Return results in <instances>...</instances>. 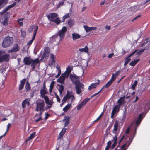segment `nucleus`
Instances as JSON below:
<instances>
[{
	"mask_svg": "<svg viewBox=\"0 0 150 150\" xmlns=\"http://www.w3.org/2000/svg\"><path fill=\"white\" fill-rule=\"evenodd\" d=\"M48 56V54L44 52L41 57V59H47V57Z\"/></svg>",
	"mask_w": 150,
	"mask_h": 150,
	"instance_id": "33",
	"label": "nucleus"
},
{
	"mask_svg": "<svg viewBox=\"0 0 150 150\" xmlns=\"http://www.w3.org/2000/svg\"><path fill=\"white\" fill-rule=\"evenodd\" d=\"M66 129H67L63 128L62 130L57 137V139H60L62 137L66 131Z\"/></svg>",
	"mask_w": 150,
	"mask_h": 150,
	"instance_id": "16",
	"label": "nucleus"
},
{
	"mask_svg": "<svg viewBox=\"0 0 150 150\" xmlns=\"http://www.w3.org/2000/svg\"><path fill=\"white\" fill-rule=\"evenodd\" d=\"M5 6L2 3L1 1H0V9L2 8Z\"/></svg>",
	"mask_w": 150,
	"mask_h": 150,
	"instance_id": "61",
	"label": "nucleus"
},
{
	"mask_svg": "<svg viewBox=\"0 0 150 150\" xmlns=\"http://www.w3.org/2000/svg\"><path fill=\"white\" fill-rule=\"evenodd\" d=\"M25 82V79H23L21 81L20 84L19 85L18 88L19 90H21L23 89V87L24 86Z\"/></svg>",
	"mask_w": 150,
	"mask_h": 150,
	"instance_id": "15",
	"label": "nucleus"
},
{
	"mask_svg": "<svg viewBox=\"0 0 150 150\" xmlns=\"http://www.w3.org/2000/svg\"><path fill=\"white\" fill-rule=\"evenodd\" d=\"M67 30V27L66 26H63L60 31L57 34L59 36L60 40L64 38Z\"/></svg>",
	"mask_w": 150,
	"mask_h": 150,
	"instance_id": "7",
	"label": "nucleus"
},
{
	"mask_svg": "<svg viewBox=\"0 0 150 150\" xmlns=\"http://www.w3.org/2000/svg\"><path fill=\"white\" fill-rule=\"evenodd\" d=\"M79 51L80 52H84L86 53H88L89 49L87 46H86L84 48H79Z\"/></svg>",
	"mask_w": 150,
	"mask_h": 150,
	"instance_id": "22",
	"label": "nucleus"
},
{
	"mask_svg": "<svg viewBox=\"0 0 150 150\" xmlns=\"http://www.w3.org/2000/svg\"><path fill=\"white\" fill-rule=\"evenodd\" d=\"M55 95L56 96V98H57V101L58 102L60 103V99L58 95L56 93H55Z\"/></svg>",
	"mask_w": 150,
	"mask_h": 150,
	"instance_id": "50",
	"label": "nucleus"
},
{
	"mask_svg": "<svg viewBox=\"0 0 150 150\" xmlns=\"http://www.w3.org/2000/svg\"><path fill=\"white\" fill-rule=\"evenodd\" d=\"M137 81L136 80L134 81V83L131 87V88L133 90H134L137 85Z\"/></svg>",
	"mask_w": 150,
	"mask_h": 150,
	"instance_id": "37",
	"label": "nucleus"
},
{
	"mask_svg": "<svg viewBox=\"0 0 150 150\" xmlns=\"http://www.w3.org/2000/svg\"><path fill=\"white\" fill-rule=\"evenodd\" d=\"M46 116L45 118V119H47L50 116V114L47 113H45V114Z\"/></svg>",
	"mask_w": 150,
	"mask_h": 150,
	"instance_id": "63",
	"label": "nucleus"
},
{
	"mask_svg": "<svg viewBox=\"0 0 150 150\" xmlns=\"http://www.w3.org/2000/svg\"><path fill=\"white\" fill-rule=\"evenodd\" d=\"M112 83V82H111V81L109 80L106 84L103 86L102 88L103 89L104 88H108L111 85Z\"/></svg>",
	"mask_w": 150,
	"mask_h": 150,
	"instance_id": "31",
	"label": "nucleus"
},
{
	"mask_svg": "<svg viewBox=\"0 0 150 150\" xmlns=\"http://www.w3.org/2000/svg\"><path fill=\"white\" fill-rule=\"evenodd\" d=\"M113 140L114 141V142L117 143V136L116 135L113 137Z\"/></svg>",
	"mask_w": 150,
	"mask_h": 150,
	"instance_id": "56",
	"label": "nucleus"
},
{
	"mask_svg": "<svg viewBox=\"0 0 150 150\" xmlns=\"http://www.w3.org/2000/svg\"><path fill=\"white\" fill-rule=\"evenodd\" d=\"M90 31L91 30H95L97 29L96 27H90Z\"/></svg>",
	"mask_w": 150,
	"mask_h": 150,
	"instance_id": "58",
	"label": "nucleus"
},
{
	"mask_svg": "<svg viewBox=\"0 0 150 150\" xmlns=\"http://www.w3.org/2000/svg\"><path fill=\"white\" fill-rule=\"evenodd\" d=\"M125 96L123 97H121L118 100L117 102V103H118V105L120 106L121 105L125 103V101L124 99Z\"/></svg>",
	"mask_w": 150,
	"mask_h": 150,
	"instance_id": "14",
	"label": "nucleus"
},
{
	"mask_svg": "<svg viewBox=\"0 0 150 150\" xmlns=\"http://www.w3.org/2000/svg\"><path fill=\"white\" fill-rule=\"evenodd\" d=\"M23 61L24 64L25 65L29 66L31 64V66L33 70L34 69L36 65L39 63V60L38 58H36L35 59L33 60L31 59L30 57H26L24 58Z\"/></svg>",
	"mask_w": 150,
	"mask_h": 150,
	"instance_id": "3",
	"label": "nucleus"
},
{
	"mask_svg": "<svg viewBox=\"0 0 150 150\" xmlns=\"http://www.w3.org/2000/svg\"><path fill=\"white\" fill-rule=\"evenodd\" d=\"M83 27L85 31L86 32L88 33L90 31V27H89L87 26L86 25H84Z\"/></svg>",
	"mask_w": 150,
	"mask_h": 150,
	"instance_id": "47",
	"label": "nucleus"
},
{
	"mask_svg": "<svg viewBox=\"0 0 150 150\" xmlns=\"http://www.w3.org/2000/svg\"><path fill=\"white\" fill-rule=\"evenodd\" d=\"M72 68H71L70 66H68L66 70L67 73L69 74V73H71V71Z\"/></svg>",
	"mask_w": 150,
	"mask_h": 150,
	"instance_id": "43",
	"label": "nucleus"
},
{
	"mask_svg": "<svg viewBox=\"0 0 150 150\" xmlns=\"http://www.w3.org/2000/svg\"><path fill=\"white\" fill-rule=\"evenodd\" d=\"M9 17L7 16L6 14L4 15L1 18L0 21L1 23L3 25L7 26L8 25V21Z\"/></svg>",
	"mask_w": 150,
	"mask_h": 150,
	"instance_id": "6",
	"label": "nucleus"
},
{
	"mask_svg": "<svg viewBox=\"0 0 150 150\" xmlns=\"http://www.w3.org/2000/svg\"><path fill=\"white\" fill-rule=\"evenodd\" d=\"M100 83L99 81L98 80V81L95 83H93L91 84L88 87V89L90 90L92 89L95 88Z\"/></svg>",
	"mask_w": 150,
	"mask_h": 150,
	"instance_id": "20",
	"label": "nucleus"
},
{
	"mask_svg": "<svg viewBox=\"0 0 150 150\" xmlns=\"http://www.w3.org/2000/svg\"><path fill=\"white\" fill-rule=\"evenodd\" d=\"M42 120V117H39V118L35 120V121L36 123H38V122L40 121H41Z\"/></svg>",
	"mask_w": 150,
	"mask_h": 150,
	"instance_id": "54",
	"label": "nucleus"
},
{
	"mask_svg": "<svg viewBox=\"0 0 150 150\" xmlns=\"http://www.w3.org/2000/svg\"><path fill=\"white\" fill-rule=\"evenodd\" d=\"M58 15L55 13H51L47 16L50 22H52L55 23L57 25H58L61 22H64L66 19L70 17V14L67 13L65 14L62 18V21H61L59 19V17H58Z\"/></svg>",
	"mask_w": 150,
	"mask_h": 150,
	"instance_id": "1",
	"label": "nucleus"
},
{
	"mask_svg": "<svg viewBox=\"0 0 150 150\" xmlns=\"http://www.w3.org/2000/svg\"><path fill=\"white\" fill-rule=\"evenodd\" d=\"M72 39L73 40L78 39L80 38V35L79 34L74 33L72 34Z\"/></svg>",
	"mask_w": 150,
	"mask_h": 150,
	"instance_id": "25",
	"label": "nucleus"
},
{
	"mask_svg": "<svg viewBox=\"0 0 150 150\" xmlns=\"http://www.w3.org/2000/svg\"><path fill=\"white\" fill-rule=\"evenodd\" d=\"M20 48L18 45L17 43L13 44V47L8 51V53H13V52H17L19 51Z\"/></svg>",
	"mask_w": 150,
	"mask_h": 150,
	"instance_id": "8",
	"label": "nucleus"
},
{
	"mask_svg": "<svg viewBox=\"0 0 150 150\" xmlns=\"http://www.w3.org/2000/svg\"><path fill=\"white\" fill-rule=\"evenodd\" d=\"M57 68L58 70V74L55 77L56 78H57L61 74V71L60 67H57Z\"/></svg>",
	"mask_w": 150,
	"mask_h": 150,
	"instance_id": "42",
	"label": "nucleus"
},
{
	"mask_svg": "<svg viewBox=\"0 0 150 150\" xmlns=\"http://www.w3.org/2000/svg\"><path fill=\"white\" fill-rule=\"evenodd\" d=\"M116 79V77L114 75V73H113L112 74V77L110 80L113 83L115 80Z\"/></svg>",
	"mask_w": 150,
	"mask_h": 150,
	"instance_id": "38",
	"label": "nucleus"
},
{
	"mask_svg": "<svg viewBox=\"0 0 150 150\" xmlns=\"http://www.w3.org/2000/svg\"><path fill=\"white\" fill-rule=\"evenodd\" d=\"M74 21L73 20L70 19L69 20L68 22V24L70 27H71L74 25Z\"/></svg>",
	"mask_w": 150,
	"mask_h": 150,
	"instance_id": "36",
	"label": "nucleus"
},
{
	"mask_svg": "<svg viewBox=\"0 0 150 150\" xmlns=\"http://www.w3.org/2000/svg\"><path fill=\"white\" fill-rule=\"evenodd\" d=\"M36 107L35 110L37 111H44V107L45 105V102L43 100L38 102L36 103Z\"/></svg>",
	"mask_w": 150,
	"mask_h": 150,
	"instance_id": "5",
	"label": "nucleus"
},
{
	"mask_svg": "<svg viewBox=\"0 0 150 150\" xmlns=\"http://www.w3.org/2000/svg\"><path fill=\"white\" fill-rule=\"evenodd\" d=\"M114 55V53H111L109 54V55L108 56V57L109 58H111L113 55Z\"/></svg>",
	"mask_w": 150,
	"mask_h": 150,
	"instance_id": "59",
	"label": "nucleus"
},
{
	"mask_svg": "<svg viewBox=\"0 0 150 150\" xmlns=\"http://www.w3.org/2000/svg\"><path fill=\"white\" fill-rule=\"evenodd\" d=\"M103 116V113H102L100 116L94 121V122H96L98 120L100 119V118L102 117Z\"/></svg>",
	"mask_w": 150,
	"mask_h": 150,
	"instance_id": "52",
	"label": "nucleus"
},
{
	"mask_svg": "<svg viewBox=\"0 0 150 150\" xmlns=\"http://www.w3.org/2000/svg\"><path fill=\"white\" fill-rule=\"evenodd\" d=\"M21 35L23 37H25L26 36V32L23 30H21Z\"/></svg>",
	"mask_w": 150,
	"mask_h": 150,
	"instance_id": "49",
	"label": "nucleus"
},
{
	"mask_svg": "<svg viewBox=\"0 0 150 150\" xmlns=\"http://www.w3.org/2000/svg\"><path fill=\"white\" fill-rule=\"evenodd\" d=\"M44 99L46 104L50 105H52L53 102L51 101L49 99V98L47 96H45Z\"/></svg>",
	"mask_w": 150,
	"mask_h": 150,
	"instance_id": "18",
	"label": "nucleus"
},
{
	"mask_svg": "<svg viewBox=\"0 0 150 150\" xmlns=\"http://www.w3.org/2000/svg\"><path fill=\"white\" fill-rule=\"evenodd\" d=\"M35 38V37L32 36L31 40L30 41L28 42L27 43V45L29 46H30L31 45L33 42Z\"/></svg>",
	"mask_w": 150,
	"mask_h": 150,
	"instance_id": "40",
	"label": "nucleus"
},
{
	"mask_svg": "<svg viewBox=\"0 0 150 150\" xmlns=\"http://www.w3.org/2000/svg\"><path fill=\"white\" fill-rule=\"evenodd\" d=\"M139 60V59H137L136 60L134 59V61H132L130 62L129 65L132 66H135Z\"/></svg>",
	"mask_w": 150,
	"mask_h": 150,
	"instance_id": "26",
	"label": "nucleus"
},
{
	"mask_svg": "<svg viewBox=\"0 0 150 150\" xmlns=\"http://www.w3.org/2000/svg\"><path fill=\"white\" fill-rule=\"evenodd\" d=\"M68 100H69L65 96H64L62 99V102H63L65 103V102Z\"/></svg>",
	"mask_w": 150,
	"mask_h": 150,
	"instance_id": "55",
	"label": "nucleus"
},
{
	"mask_svg": "<svg viewBox=\"0 0 150 150\" xmlns=\"http://www.w3.org/2000/svg\"><path fill=\"white\" fill-rule=\"evenodd\" d=\"M50 49L48 47H45L44 48V52L45 53H46L49 54L50 52Z\"/></svg>",
	"mask_w": 150,
	"mask_h": 150,
	"instance_id": "45",
	"label": "nucleus"
},
{
	"mask_svg": "<svg viewBox=\"0 0 150 150\" xmlns=\"http://www.w3.org/2000/svg\"><path fill=\"white\" fill-rule=\"evenodd\" d=\"M11 123H9L8 124V125H7V130H7V131H8L9 130L10 127L11 126Z\"/></svg>",
	"mask_w": 150,
	"mask_h": 150,
	"instance_id": "62",
	"label": "nucleus"
},
{
	"mask_svg": "<svg viewBox=\"0 0 150 150\" xmlns=\"http://www.w3.org/2000/svg\"><path fill=\"white\" fill-rule=\"evenodd\" d=\"M3 61L8 62L9 61L10 57L8 54H6L2 55Z\"/></svg>",
	"mask_w": 150,
	"mask_h": 150,
	"instance_id": "19",
	"label": "nucleus"
},
{
	"mask_svg": "<svg viewBox=\"0 0 150 150\" xmlns=\"http://www.w3.org/2000/svg\"><path fill=\"white\" fill-rule=\"evenodd\" d=\"M65 121L64 124V127H66L68 126V125L69 123L70 117L69 116H66L65 117Z\"/></svg>",
	"mask_w": 150,
	"mask_h": 150,
	"instance_id": "23",
	"label": "nucleus"
},
{
	"mask_svg": "<svg viewBox=\"0 0 150 150\" xmlns=\"http://www.w3.org/2000/svg\"><path fill=\"white\" fill-rule=\"evenodd\" d=\"M141 17V15H138L136 17L134 18H133V19L132 20V21H134L135 20H136V19H137L138 18H140Z\"/></svg>",
	"mask_w": 150,
	"mask_h": 150,
	"instance_id": "51",
	"label": "nucleus"
},
{
	"mask_svg": "<svg viewBox=\"0 0 150 150\" xmlns=\"http://www.w3.org/2000/svg\"><path fill=\"white\" fill-rule=\"evenodd\" d=\"M137 51V50H135L134 51H133L132 53L129 55L127 57V58H130L132 55H134Z\"/></svg>",
	"mask_w": 150,
	"mask_h": 150,
	"instance_id": "48",
	"label": "nucleus"
},
{
	"mask_svg": "<svg viewBox=\"0 0 150 150\" xmlns=\"http://www.w3.org/2000/svg\"><path fill=\"white\" fill-rule=\"evenodd\" d=\"M146 39V42H144L142 44H141V46L142 47V46H145V45L148 42V41L147 40V39Z\"/></svg>",
	"mask_w": 150,
	"mask_h": 150,
	"instance_id": "60",
	"label": "nucleus"
},
{
	"mask_svg": "<svg viewBox=\"0 0 150 150\" xmlns=\"http://www.w3.org/2000/svg\"><path fill=\"white\" fill-rule=\"evenodd\" d=\"M120 73V72L119 71H117L116 72L115 74H114V75H115V76L116 77L117 76H118V74H119Z\"/></svg>",
	"mask_w": 150,
	"mask_h": 150,
	"instance_id": "64",
	"label": "nucleus"
},
{
	"mask_svg": "<svg viewBox=\"0 0 150 150\" xmlns=\"http://www.w3.org/2000/svg\"><path fill=\"white\" fill-rule=\"evenodd\" d=\"M8 1V0H0V1L3 4L4 6L6 5Z\"/></svg>",
	"mask_w": 150,
	"mask_h": 150,
	"instance_id": "46",
	"label": "nucleus"
},
{
	"mask_svg": "<svg viewBox=\"0 0 150 150\" xmlns=\"http://www.w3.org/2000/svg\"><path fill=\"white\" fill-rule=\"evenodd\" d=\"M53 82H54L53 81L51 83V85H50V88L49 89V91L50 92H51L52 91V89L53 88V85H52V83H53Z\"/></svg>",
	"mask_w": 150,
	"mask_h": 150,
	"instance_id": "53",
	"label": "nucleus"
},
{
	"mask_svg": "<svg viewBox=\"0 0 150 150\" xmlns=\"http://www.w3.org/2000/svg\"><path fill=\"white\" fill-rule=\"evenodd\" d=\"M38 28V26H35V28L34 29L33 31V37H35Z\"/></svg>",
	"mask_w": 150,
	"mask_h": 150,
	"instance_id": "39",
	"label": "nucleus"
},
{
	"mask_svg": "<svg viewBox=\"0 0 150 150\" xmlns=\"http://www.w3.org/2000/svg\"><path fill=\"white\" fill-rule=\"evenodd\" d=\"M56 57L53 54H51L50 58V63L51 64L53 65L55 63V58Z\"/></svg>",
	"mask_w": 150,
	"mask_h": 150,
	"instance_id": "17",
	"label": "nucleus"
},
{
	"mask_svg": "<svg viewBox=\"0 0 150 150\" xmlns=\"http://www.w3.org/2000/svg\"><path fill=\"white\" fill-rule=\"evenodd\" d=\"M16 4V2H14L11 5L7 6L6 7L4 8L2 11L1 12V13L3 14L6 11H7L8 10L11 8H12L14 7Z\"/></svg>",
	"mask_w": 150,
	"mask_h": 150,
	"instance_id": "10",
	"label": "nucleus"
},
{
	"mask_svg": "<svg viewBox=\"0 0 150 150\" xmlns=\"http://www.w3.org/2000/svg\"><path fill=\"white\" fill-rule=\"evenodd\" d=\"M111 141H109L107 143V146H106L105 150H109V148L111 146Z\"/></svg>",
	"mask_w": 150,
	"mask_h": 150,
	"instance_id": "35",
	"label": "nucleus"
},
{
	"mask_svg": "<svg viewBox=\"0 0 150 150\" xmlns=\"http://www.w3.org/2000/svg\"><path fill=\"white\" fill-rule=\"evenodd\" d=\"M79 76L74 74L72 75L70 74L69 76V78L73 83L75 85V88L76 90V93L79 94L81 92V86L82 84L80 82V81L78 79Z\"/></svg>",
	"mask_w": 150,
	"mask_h": 150,
	"instance_id": "2",
	"label": "nucleus"
},
{
	"mask_svg": "<svg viewBox=\"0 0 150 150\" xmlns=\"http://www.w3.org/2000/svg\"><path fill=\"white\" fill-rule=\"evenodd\" d=\"M118 127V123L117 121H116V122H115L114 125V129L113 130V132H114V131H115V132L117 131V130Z\"/></svg>",
	"mask_w": 150,
	"mask_h": 150,
	"instance_id": "34",
	"label": "nucleus"
},
{
	"mask_svg": "<svg viewBox=\"0 0 150 150\" xmlns=\"http://www.w3.org/2000/svg\"><path fill=\"white\" fill-rule=\"evenodd\" d=\"M143 115V113L140 114L137 119L136 120L135 122V124L137 125V127L135 128V133H136V129L138 127V126L140 125V124L142 120V116Z\"/></svg>",
	"mask_w": 150,
	"mask_h": 150,
	"instance_id": "9",
	"label": "nucleus"
},
{
	"mask_svg": "<svg viewBox=\"0 0 150 150\" xmlns=\"http://www.w3.org/2000/svg\"><path fill=\"white\" fill-rule=\"evenodd\" d=\"M72 95L71 92L67 91L66 94L65 96L69 100L71 98Z\"/></svg>",
	"mask_w": 150,
	"mask_h": 150,
	"instance_id": "28",
	"label": "nucleus"
},
{
	"mask_svg": "<svg viewBox=\"0 0 150 150\" xmlns=\"http://www.w3.org/2000/svg\"><path fill=\"white\" fill-rule=\"evenodd\" d=\"M125 61L124 65L125 66H126L130 62V61L131 60V59L130 58H128L127 57L125 58Z\"/></svg>",
	"mask_w": 150,
	"mask_h": 150,
	"instance_id": "41",
	"label": "nucleus"
},
{
	"mask_svg": "<svg viewBox=\"0 0 150 150\" xmlns=\"http://www.w3.org/2000/svg\"><path fill=\"white\" fill-rule=\"evenodd\" d=\"M40 93L41 96L42 98H44L45 97V95L48 93L47 91L45 89H42L40 91Z\"/></svg>",
	"mask_w": 150,
	"mask_h": 150,
	"instance_id": "21",
	"label": "nucleus"
},
{
	"mask_svg": "<svg viewBox=\"0 0 150 150\" xmlns=\"http://www.w3.org/2000/svg\"><path fill=\"white\" fill-rule=\"evenodd\" d=\"M90 99L89 98H85L83 100L82 102H81V103L79 104L77 106V110H80L82 106L85 105L86 103Z\"/></svg>",
	"mask_w": 150,
	"mask_h": 150,
	"instance_id": "11",
	"label": "nucleus"
},
{
	"mask_svg": "<svg viewBox=\"0 0 150 150\" xmlns=\"http://www.w3.org/2000/svg\"><path fill=\"white\" fill-rule=\"evenodd\" d=\"M65 77L66 74H62L61 76L57 80V82L61 83H64Z\"/></svg>",
	"mask_w": 150,
	"mask_h": 150,
	"instance_id": "13",
	"label": "nucleus"
},
{
	"mask_svg": "<svg viewBox=\"0 0 150 150\" xmlns=\"http://www.w3.org/2000/svg\"><path fill=\"white\" fill-rule=\"evenodd\" d=\"M29 100L28 98L26 99L22 102V106L23 108H24L26 107V104L28 106L30 105Z\"/></svg>",
	"mask_w": 150,
	"mask_h": 150,
	"instance_id": "12",
	"label": "nucleus"
},
{
	"mask_svg": "<svg viewBox=\"0 0 150 150\" xmlns=\"http://www.w3.org/2000/svg\"><path fill=\"white\" fill-rule=\"evenodd\" d=\"M120 106L118 105L115 106L114 107L112 111L115 112V113L119 111V110L120 109Z\"/></svg>",
	"mask_w": 150,
	"mask_h": 150,
	"instance_id": "30",
	"label": "nucleus"
},
{
	"mask_svg": "<svg viewBox=\"0 0 150 150\" xmlns=\"http://www.w3.org/2000/svg\"><path fill=\"white\" fill-rule=\"evenodd\" d=\"M71 105V104H68L63 109V110L65 112H67L70 108Z\"/></svg>",
	"mask_w": 150,
	"mask_h": 150,
	"instance_id": "29",
	"label": "nucleus"
},
{
	"mask_svg": "<svg viewBox=\"0 0 150 150\" xmlns=\"http://www.w3.org/2000/svg\"><path fill=\"white\" fill-rule=\"evenodd\" d=\"M145 50V48L139 50L138 52L136 53V55H140L141 54V53L144 52Z\"/></svg>",
	"mask_w": 150,
	"mask_h": 150,
	"instance_id": "44",
	"label": "nucleus"
},
{
	"mask_svg": "<svg viewBox=\"0 0 150 150\" xmlns=\"http://www.w3.org/2000/svg\"><path fill=\"white\" fill-rule=\"evenodd\" d=\"M36 135V132H34L31 134L30 135L29 137L25 141V142H28L30 140H31L34 138Z\"/></svg>",
	"mask_w": 150,
	"mask_h": 150,
	"instance_id": "24",
	"label": "nucleus"
},
{
	"mask_svg": "<svg viewBox=\"0 0 150 150\" xmlns=\"http://www.w3.org/2000/svg\"><path fill=\"white\" fill-rule=\"evenodd\" d=\"M13 38L12 37L7 36L3 40L2 46L3 48H6L10 46L13 43Z\"/></svg>",
	"mask_w": 150,
	"mask_h": 150,
	"instance_id": "4",
	"label": "nucleus"
},
{
	"mask_svg": "<svg viewBox=\"0 0 150 150\" xmlns=\"http://www.w3.org/2000/svg\"><path fill=\"white\" fill-rule=\"evenodd\" d=\"M25 87L26 90L27 91L30 90L31 89V86L30 84L29 83L28 81H27L25 84Z\"/></svg>",
	"mask_w": 150,
	"mask_h": 150,
	"instance_id": "27",
	"label": "nucleus"
},
{
	"mask_svg": "<svg viewBox=\"0 0 150 150\" xmlns=\"http://www.w3.org/2000/svg\"><path fill=\"white\" fill-rule=\"evenodd\" d=\"M34 28L33 26H32L30 28L28 29V31L29 32H31L33 31V30Z\"/></svg>",
	"mask_w": 150,
	"mask_h": 150,
	"instance_id": "57",
	"label": "nucleus"
},
{
	"mask_svg": "<svg viewBox=\"0 0 150 150\" xmlns=\"http://www.w3.org/2000/svg\"><path fill=\"white\" fill-rule=\"evenodd\" d=\"M58 85L59 86V88L58 89V91L59 92L60 94H62L63 90H64V87L62 84L61 85L58 84Z\"/></svg>",
	"mask_w": 150,
	"mask_h": 150,
	"instance_id": "32",
	"label": "nucleus"
}]
</instances>
